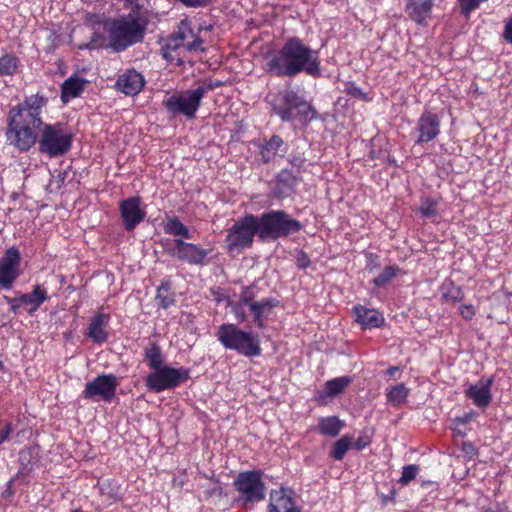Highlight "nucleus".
<instances>
[{
  "instance_id": "f257e3e1",
  "label": "nucleus",
  "mask_w": 512,
  "mask_h": 512,
  "mask_svg": "<svg viewBox=\"0 0 512 512\" xmlns=\"http://www.w3.org/2000/svg\"><path fill=\"white\" fill-rule=\"evenodd\" d=\"M265 70L276 77H294L302 72L312 77L321 76L318 51L298 37H290L278 50L266 58Z\"/></svg>"
},
{
  "instance_id": "f03ea898",
  "label": "nucleus",
  "mask_w": 512,
  "mask_h": 512,
  "mask_svg": "<svg viewBox=\"0 0 512 512\" xmlns=\"http://www.w3.org/2000/svg\"><path fill=\"white\" fill-rule=\"evenodd\" d=\"M108 33V43L113 50L120 52L127 47L142 41L144 26L135 14L129 13L119 18L108 19L105 22Z\"/></svg>"
},
{
  "instance_id": "7ed1b4c3",
  "label": "nucleus",
  "mask_w": 512,
  "mask_h": 512,
  "mask_svg": "<svg viewBox=\"0 0 512 512\" xmlns=\"http://www.w3.org/2000/svg\"><path fill=\"white\" fill-rule=\"evenodd\" d=\"M217 340L225 349L234 350L246 357H256L261 354L259 337L250 331H244L232 323L220 325L216 332Z\"/></svg>"
},
{
  "instance_id": "20e7f679",
  "label": "nucleus",
  "mask_w": 512,
  "mask_h": 512,
  "mask_svg": "<svg viewBox=\"0 0 512 512\" xmlns=\"http://www.w3.org/2000/svg\"><path fill=\"white\" fill-rule=\"evenodd\" d=\"M218 87L212 82H202L194 89L176 92L165 99L166 109L174 115H183L187 119H194L202 99L206 94Z\"/></svg>"
},
{
  "instance_id": "39448f33",
  "label": "nucleus",
  "mask_w": 512,
  "mask_h": 512,
  "mask_svg": "<svg viewBox=\"0 0 512 512\" xmlns=\"http://www.w3.org/2000/svg\"><path fill=\"white\" fill-rule=\"evenodd\" d=\"M272 108L274 113L284 122L299 120L305 123L312 120L316 115L312 106L292 90L279 93L272 102Z\"/></svg>"
},
{
  "instance_id": "423d86ee",
  "label": "nucleus",
  "mask_w": 512,
  "mask_h": 512,
  "mask_svg": "<svg viewBox=\"0 0 512 512\" xmlns=\"http://www.w3.org/2000/svg\"><path fill=\"white\" fill-rule=\"evenodd\" d=\"M259 238L265 240H276L290 234L299 232L302 224L291 218L282 210H272L263 213L259 218Z\"/></svg>"
},
{
  "instance_id": "0eeeda50",
  "label": "nucleus",
  "mask_w": 512,
  "mask_h": 512,
  "mask_svg": "<svg viewBox=\"0 0 512 512\" xmlns=\"http://www.w3.org/2000/svg\"><path fill=\"white\" fill-rule=\"evenodd\" d=\"M73 134L70 129L62 124L45 125L40 139L39 150L49 157H58L66 154L72 145Z\"/></svg>"
},
{
  "instance_id": "6e6552de",
  "label": "nucleus",
  "mask_w": 512,
  "mask_h": 512,
  "mask_svg": "<svg viewBox=\"0 0 512 512\" xmlns=\"http://www.w3.org/2000/svg\"><path fill=\"white\" fill-rule=\"evenodd\" d=\"M202 39L192 28L191 21L184 19L179 23L175 33L168 37L165 46L162 48L163 57L168 60H175L173 52L184 51H204Z\"/></svg>"
},
{
  "instance_id": "1a4fd4ad",
  "label": "nucleus",
  "mask_w": 512,
  "mask_h": 512,
  "mask_svg": "<svg viewBox=\"0 0 512 512\" xmlns=\"http://www.w3.org/2000/svg\"><path fill=\"white\" fill-rule=\"evenodd\" d=\"M190 370L185 367L173 368L164 365L151 372L146 378V386L150 391L160 393L173 389L189 379Z\"/></svg>"
},
{
  "instance_id": "9d476101",
  "label": "nucleus",
  "mask_w": 512,
  "mask_h": 512,
  "mask_svg": "<svg viewBox=\"0 0 512 512\" xmlns=\"http://www.w3.org/2000/svg\"><path fill=\"white\" fill-rule=\"evenodd\" d=\"M46 104V98L39 94L28 96L10 110L8 121L15 120L18 123L23 122L24 125L39 128L42 125V109Z\"/></svg>"
},
{
  "instance_id": "9b49d317",
  "label": "nucleus",
  "mask_w": 512,
  "mask_h": 512,
  "mask_svg": "<svg viewBox=\"0 0 512 512\" xmlns=\"http://www.w3.org/2000/svg\"><path fill=\"white\" fill-rule=\"evenodd\" d=\"M259 221L254 215L238 219L228 232L226 242L230 251L251 246L254 236H259Z\"/></svg>"
},
{
  "instance_id": "f8f14e48",
  "label": "nucleus",
  "mask_w": 512,
  "mask_h": 512,
  "mask_svg": "<svg viewBox=\"0 0 512 512\" xmlns=\"http://www.w3.org/2000/svg\"><path fill=\"white\" fill-rule=\"evenodd\" d=\"M262 477L263 472L260 470L239 473L234 486L245 502H260L265 498V484Z\"/></svg>"
},
{
  "instance_id": "ddd939ff",
  "label": "nucleus",
  "mask_w": 512,
  "mask_h": 512,
  "mask_svg": "<svg viewBox=\"0 0 512 512\" xmlns=\"http://www.w3.org/2000/svg\"><path fill=\"white\" fill-rule=\"evenodd\" d=\"M118 386L119 381L114 374L98 375L92 381L86 383L81 396L86 400H92L94 402L100 400L111 402L116 395Z\"/></svg>"
},
{
  "instance_id": "4468645a",
  "label": "nucleus",
  "mask_w": 512,
  "mask_h": 512,
  "mask_svg": "<svg viewBox=\"0 0 512 512\" xmlns=\"http://www.w3.org/2000/svg\"><path fill=\"white\" fill-rule=\"evenodd\" d=\"M37 129L38 127L24 125L23 122L18 123L15 120L8 121V128L6 133L7 139L10 144L14 145L19 150L27 151L36 142Z\"/></svg>"
},
{
  "instance_id": "2eb2a0df",
  "label": "nucleus",
  "mask_w": 512,
  "mask_h": 512,
  "mask_svg": "<svg viewBox=\"0 0 512 512\" xmlns=\"http://www.w3.org/2000/svg\"><path fill=\"white\" fill-rule=\"evenodd\" d=\"M119 211L127 231H132L146 216L144 207L141 206V198L134 196L120 201Z\"/></svg>"
},
{
  "instance_id": "dca6fc26",
  "label": "nucleus",
  "mask_w": 512,
  "mask_h": 512,
  "mask_svg": "<svg viewBox=\"0 0 512 512\" xmlns=\"http://www.w3.org/2000/svg\"><path fill=\"white\" fill-rule=\"evenodd\" d=\"M20 254L18 249L11 247L0 258V286L10 289L19 276Z\"/></svg>"
},
{
  "instance_id": "f3484780",
  "label": "nucleus",
  "mask_w": 512,
  "mask_h": 512,
  "mask_svg": "<svg viewBox=\"0 0 512 512\" xmlns=\"http://www.w3.org/2000/svg\"><path fill=\"white\" fill-rule=\"evenodd\" d=\"M170 254L188 264L203 265L209 250L203 249L196 244L185 242L182 239H175Z\"/></svg>"
},
{
  "instance_id": "a211bd4d",
  "label": "nucleus",
  "mask_w": 512,
  "mask_h": 512,
  "mask_svg": "<svg viewBox=\"0 0 512 512\" xmlns=\"http://www.w3.org/2000/svg\"><path fill=\"white\" fill-rule=\"evenodd\" d=\"M492 384V378H482L475 383L469 384L464 390V395L472 401L474 406L484 410L492 402Z\"/></svg>"
},
{
  "instance_id": "6ab92c4d",
  "label": "nucleus",
  "mask_w": 512,
  "mask_h": 512,
  "mask_svg": "<svg viewBox=\"0 0 512 512\" xmlns=\"http://www.w3.org/2000/svg\"><path fill=\"white\" fill-rule=\"evenodd\" d=\"M417 130L419 132L416 143H426L435 139L440 133V120L436 114L429 111L424 112L418 120Z\"/></svg>"
},
{
  "instance_id": "aec40b11",
  "label": "nucleus",
  "mask_w": 512,
  "mask_h": 512,
  "mask_svg": "<svg viewBox=\"0 0 512 512\" xmlns=\"http://www.w3.org/2000/svg\"><path fill=\"white\" fill-rule=\"evenodd\" d=\"M145 84L144 77L134 69L127 70L116 81V88L125 95H137Z\"/></svg>"
},
{
  "instance_id": "412c9836",
  "label": "nucleus",
  "mask_w": 512,
  "mask_h": 512,
  "mask_svg": "<svg viewBox=\"0 0 512 512\" xmlns=\"http://www.w3.org/2000/svg\"><path fill=\"white\" fill-rule=\"evenodd\" d=\"M110 316L105 313H98L94 315L87 327L86 336L94 343L102 344L107 341L109 337L108 325Z\"/></svg>"
},
{
  "instance_id": "4be33fe9",
  "label": "nucleus",
  "mask_w": 512,
  "mask_h": 512,
  "mask_svg": "<svg viewBox=\"0 0 512 512\" xmlns=\"http://www.w3.org/2000/svg\"><path fill=\"white\" fill-rule=\"evenodd\" d=\"M268 512H300L291 493L286 489L273 490L270 494Z\"/></svg>"
},
{
  "instance_id": "5701e85b",
  "label": "nucleus",
  "mask_w": 512,
  "mask_h": 512,
  "mask_svg": "<svg viewBox=\"0 0 512 512\" xmlns=\"http://www.w3.org/2000/svg\"><path fill=\"white\" fill-rule=\"evenodd\" d=\"M241 303L244 304V306H248L251 313L253 314L254 321L259 328L264 327V320L269 316L271 313L273 307L275 306V303L272 299H262L260 301L252 302L250 299L243 295L241 297Z\"/></svg>"
},
{
  "instance_id": "b1692460",
  "label": "nucleus",
  "mask_w": 512,
  "mask_h": 512,
  "mask_svg": "<svg viewBox=\"0 0 512 512\" xmlns=\"http://www.w3.org/2000/svg\"><path fill=\"white\" fill-rule=\"evenodd\" d=\"M433 0H407L406 12L418 24L426 23L431 15Z\"/></svg>"
},
{
  "instance_id": "393cba45",
  "label": "nucleus",
  "mask_w": 512,
  "mask_h": 512,
  "mask_svg": "<svg viewBox=\"0 0 512 512\" xmlns=\"http://www.w3.org/2000/svg\"><path fill=\"white\" fill-rule=\"evenodd\" d=\"M356 321L364 328H377L384 324L383 315L374 309L366 308L362 305L353 308Z\"/></svg>"
},
{
  "instance_id": "a878e982",
  "label": "nucleus",
  "mask_w": 512,
  "mask_h": 512,
  "mask_svg": "<svg viewBox=\"0 0 512 512\" xmlns=\"http://www.w3.org/2000/svg\"><path fill=\"white\" fill-rule=\"evenodd\" d=\"M87 80L77 75L70 76L64 81L61 87V100L64 103L69 102L71 99L78 97L84 90Z\"/></svg>"
},
{
  "instance_id": "bb28decb",
  "label": "nucleus",
  "mask_w": 512,
  "mask_h": 512,
  "mask_svg": "<svg viewBox=\"0 0 512 512\" xmlns=\"http://www.w3.org/2000/svg\"><path fill=\"white\" fill-rule=\"evenodd\" d=\"M47 299V290L40 285H35L32 292L20 295L21 302L29 307V314L36 312Z\"/></svg>"
},
{
  "instance_id": "cd10ccee",
  "label": "nucleus",
  "mask_w": 512,
  "mask_h": 512,
  "mask_svg": "<svg viewBox=\"0 0 512 512\" xmlns=\"http://www.w3.org/2000/svg\"><path fill=\"white\" fill-rule=\"evenodd\" d=\"M38 455L37 447H28L21 450L19 454L20 469L16 474L15 479H25L33 470L36 463V456Z\"/></svg>"
},
{
  "instance_id": "c85d7f7f",
  "label": "nucleus",
  "mask_w": 512,
  "mask_h": 512,
  "mask_svg": "<svg viewBox=\"0 0 512 512\" xmlns=\"http://www.w3.org/2000/svg\"><path fill=\"white\" fill-rule=\"evenodd\" d=\"M283 145V140L278 135H273L268 141L259 145V153L262 160L267 163L272 160L279 148Z\"/></svg>"
},
{
  "instance_id": "c756f323",
  "label": "nucleus",
  "mask_w": 512,
  "mask_h": 512,
  "mask_svg": "<svg viewBox=\"0 0 512 512\" xmlns=\"http://www.w3.org/2000/svg\"><path fill=\"white\" fill-rule=\"evenodd\" d=\"M344 425V422L336 416L324 417L319 420V432L325 436L335 437Z\"/></svg>"
},
{
  "instance_id": "7c9ffc66",
  "label": "nucleus",
  "mask_w": 512,
  "mask_h": 512,
  "mask_svg": "<svg viewBox=\"0 0 512 512\" xmlns=\"http://www.w3.org/2000/svg\"><path fill=\"white\" fill-rule=\"evenodd\" d=\"M440 290L442 300L447 303L460 302L464 297L462 289L455 285L451 280L444 281Z\"/></svg>"
},
{
  "instance_id": "2f4dec72",
  "label": "nucleus",
  "mask_w": 512,
  "mask_h": 512,
  "mask_svg": "<svg viewBox=\"0 0 512 512\" xmlns=\"http://www.w3.org/2000/svg\"><path fill=\"white\" fill-rule=\"evenodd\" d=\"M409 395V389L403 384H397L386 389V398L388 403L398 406L405 402Z\"/></svg>"
},
{
  "instance_id": "473e14b6",
  "label": "nucleus",
  "mask_w": 512,
  "mask_h": 512,
  "mask_svg": "<svg viewBox=\"0 0 512 512\" xmlns=\"http://www.w3.org/2000/svg\"><path fill=\"white\" fill-rule=\"evenodd\" d=\"M164 231L173 236H179L190 239L191 234L187 226H185L177 217L168 218L164 225Z\"/></svg>"
},
{
  "instance_id": "72a5a7b5",
  "label": "nucleus",
  "mask_w": 512,
  "mask_h": 512,
  "mask_svg": "<svg viewBox=\"0 0 512 512\" xmlns=\"http://www.w3.org/2000/svg\"><path fill=\"white\" fill-rule=\"evenodd\" d=\"M351 379L347 376L337 377L325 383V393L327 396H337L341 394L350 384Z\"/></svg>"
},
{
  "instance_id": "f704fd0d",
  "label": "nucleus",
  "mask_w": 512,
  "mask_h": 512,
  "mask_svg": "<svg viewBox=\"0 0 512 512\" xmlns=\"http://www.w3.org/2000/svg\"><path fill=\"white\" fill-rule=\"evenodd\" d=\"M145 361L148 363V366L155 370L164 366V358L161 353V349L153 344L150 347L145 349Z\"/></svg>"
},
{
  "instance_id": "c9c22d12",
  "label": "nucleus",
  "mask_w": 512,
  "mask_h": 512,
  "mask_svg": "<svg viewBox=\"0 0 512 512\" xmlns=\"http://www.w3.org/2000/svg\"><path fill=\"white\" fill-rule=\"evenodd\" d=\"M170 284L168 282H162L157 288L156 301L158 305L164 309L172 306L175 302L174 295L170 292Z\"/></svg>"
},
{
  "instance_id": "e433bc0d",
  "label": "nucleus",
  "mask_w": 512,
  "mask_h": 512,
  "mask_svg": "<svg viewBox=\"0 0 512 512\" xmlns=\"http://www.w3.org/2000/svg\"><path fill=\"white\" fill-rule=\"evenodd\" d=\"M351 447H353L352 437L343 436L333 444L330 455L334 460H342Z\"/></svg>"
},
{
  "instance_id": "4c0bfd02",
  "label": "nucleus",
  "mask_w": 512,
  "mask_h": 512,
  "mask_svg": "<svg viewBox=\"0 0 512 512\" xmlns=\"http://www.w3.org/2000/svg\"><path fill=\"white\" fill-rule=\"evenodd\" d=\"M19 60L12 54H5L0 58V75H14L18 69Z\"/></svg>"
},
{
  "instance_id": "58836bf2",
  "label": "nucleus",
  "mask_w": 512,
  "mask_h": 512,
  "mask_svg": "<svg viewBox=\"0 0 512 512\" xmlns=\"http://www.w3.org/2000/svg\"><path fill=\"white\" fill-rule=\"evenodd\" d=\"M400 270L395 266L385 267L384 270L373 279L374 285L380 287L395 278Z\"/></svg>"
},
{
  "instance_id": "ea45409f",
  "label": "nucleus",
  "mask_w": 512,
  "mask_h": 512,
  "mask_svg": "<svg viewBox=\"0 0 512 512\" xmlns=\"http://www.w3.org/2000/svg\"><path fill=\"white\" fill-rule=\"evenodd\" d=\"M419 211L424 217H433L437 214V202L431 198H425L421 201Z\"/></svg>"
},
{
  "instance_id": "a19ab883",
  "label": "nucleus",
  "mask_w": 512,
  "mask_h": 512,
  "mask_svg": "<svg viewBox=\"0 0 512 512\" xmlns=\"http://www.w3.org/2000/svg\"><path fill=\"white\" fill-rule=\"evenodd\" d=\"M486 1L487 0H458L461 13L465 17H469L472 11L479 8V6Z\"/></svg>"
},
{
  "instance_id": "79ce46f5",
  "label": "nucleus",
  "mask_w": 512,
  "mask_h": 512,
  "mask_svg": "<svg viewBox=\"0 0 512 512\" xmlns=\"http://www.w3.org/2000/svg\"><path fill=\"white\" fill-rule=\"evenodd\" d=\"M419 472V467L411 464L403 467L402 475L399 479V482L402 485H407L409 482L414 480Z\"/></svg>"
},
{
  "instance_id": "37998d69",
  "label": "nucleus",
  "mask_w": 512,
  "mask_h": 512,
  "mask_svg": "<svg viewBox=\"0 0 512 512\" xmlns=\"http://www.w3.org/2000/svg\"><path fill=\"white\" fill-rule=\"evenodd\" d=\"M459 312L462 318L467 321L471 320L476 314L474 306L470 304L461 305L459 308Z\"/></svg>"
},
{
  "instance_id": "c03bdc74",
  "label": "nucleus",
  "mask_w": 512,
  "mask_h": 512,
  "mask_svg": "<svg viewBox=\"0 0 512 512\" xmlns=\"http://www.w3.org/2000/svg\"><path fill=\"white\" fill-rule=\"evenodd\" d=\"M371 442V437L366 434V433H363L361 435H359V437L353 441V446L357 449V450H362L364 449L366 446H368Z\"/></svg>"
},
{
  "instance_id": "a18cd8bd",
  "label": "nucleus",
  "mask_w": 512,
  "mask_h": 512,
  "mask_svg": "<svg viewBox=\"0 0 512 512\" xmlns=\"http://www.w3.org/2000/svg\"><path fill=\"white\" fill-rule=\"evenodd\" d=\"M5 300L10 304V308H11V311L13 313H17L18 309L24 305L21 300H20V296L19 297H15V298H9L7 296L4 297Z\"/></svg>"
},
{
  "instance_id": "49530a36",
  "label": "nucleus",
  "mask_w": 512,
  "mask_h": 512,
  "mask_svg": "<svg viewBox=\"0 0 512 512\" xmlns=\"http://www.w3.org/2000/svg\"><path fill=\"white\" fill-rule=\"evenodd\" d=\"M104 44V38L102 36H95L89 43L85 45V48L93 50Z\"/></svg>"
},
{
  "instance_id": "de8ad7c7",
  "label": "nucleus",
  "mask_w": 512,
  "mask_h": 512,
  "mask_svg": "<svg viewBox=\"0 0 512 512\" xmlns=\"http://www.w3.org/2000/svg\"><path fill=\"white\" fill-rule=\"evenodd\" d=\"M187 7H203L208 4L209 0H179Z\"/></svg>"
},
{
  "instance_id": "09e8293b",
  "label": "nucleus",
  "mask_w": 512,
  "mask_h": 512,
  "mask_svg": "<svg viewBox=\"0 0 512 512\" xmlns=\"http://www.w3.org/2000/svg\"><path fill=\"white\" fill-rule=\"evenodd\" d=\"M503 37L507 42L512 44V17L505 24Z\"/></svg>"
},
{
  "instance_id": "8fccbe9b",
  "label": "nucleus",
  "mask_w": 512,
  "mask_h": 512,
  "mask_svg": "<svg viewBox=\"0 0 512 512\" xmlns=\"http://www.w3.org/2000/svg\"><path fill=\"white\" fill-rule=\"evenodd\" d=\"M347 93L351 96L357 97V98H365V93L361 90V88L351 84L347 88Z\"/></svg>"
},
{
  "instance_id": "3c124183",
  "label": "nucleus",
  "mask_w": 512,
  "mask_h": 512,
  "mask_svg": "<svg viewBox=\"0 0 512 512\" xmlns=\"http://www.w3.org/2000/svg\"><path fill=\"white\" fill-rule=\"evenodd\" d=\"M310 261L307 257V255L303 252H300L297 257V265L300 268H306L309 265Z\"/></svg>"
},
{
  "instance_id": "603ef678",
  "label": "nucleus",
  "mask_w": 512,
  "mask_h": 512,
  "mask_svg": "<svg viewBox=\"0 0 512 512\" xmlns=\"http://www.w3.org/2000/svg\"><path fill=\"white\" fill-rule=\"evenodd\" d=\"M242 305H244V304L240 302V304H239V305H236V306H234V307H233V312H234V314H235L236 318H237L240 322L244 321V320H245V317H246V316H245V313H244V311H243V309H242Z\"/></svg>"
},
{
  "instance_id": "864d4df0",
  "label": "nucleus",
  "mask_w": 512,
  "mask_h": 512,
  "mask_svg": "<svg viewBox=\"0 0 512 512\" xmlns=\"http://www.w3.org/2000/svg\"><path fill=\"white\" fill-rule=\"evenodd\" d=\"M11 424H6L5 427L0 431V444L4 443L11 433Z\"/></svg>"
},
{
  "instance_id": "5fc2aeb1",
  "label": "nucleus",
  "mask_w": 512,
  "mask_h": 512,
  "mask_svg": "<svg viewBox=\"0 0 512 512\" xmlns=\"http://www.w3.org/2000/svg\"><path fill=\"white\" fill-rule=\"evenodd\" d=\"M473 418V413H468V414H465L463 417H460V418H456L455 419V422H457L458 424H466L468 422H470Z\"/></svg>"
},
{
  "instance_id": "6e6d98bb",
  "label": "nucleus",
  "mask_w": 512,
  "mask_h": 512,
  "mask_svg": "<svg viewBox=\"0 0 512 512\" xmlns=\"http://www.w3.org/2000/svg\"><path fill=\"white\" fill-rule=\"evenodd\" d=\"M291 164L293 166H297V167H301L304 163V158L302 157H294L293 159H291Z\"/></svg>"
},
{
  "instance_id": "4d7b16f0",
  "label": "nucleus",
  "mask_w": 512,
  "mask_h": 512,
  "mask_svg": "<svg viewBox=\"0 0 512 512\" xmlns=\"http://www.w3.org/2000/svg\"><path fill=\"white\" fill-rule=\"evenodd\" d=\"M463 450L465 452H467V453L473 452L474 451V446L471 443L464 442L463 443Z\"/></svg>"
},
{
  "instance_id": "13d9d810",
  "label": "nucleus",
  "mask_w": 512,
  "mask_h": 512,
  "mask_svg": "<svg viewBox=\"0 0 512 512\" xmlns=\"http://www.w3.org/2000/svg\"><path fill=\"white\" fill-rule=\"evenodd\" d=\"M15 479H11L8 483H7V489L5 491V493L10 496L13 494V491H12V484L14 482Z\"/></svg>"
},
{
  "instance_id": "bf43d9fd",
  "label": "nucleus",
  "mask_w": 512,
  "mask_h": 512,
  "mask_svg": "<svg viewBox=\"0 0 512 512\" xmlns=\"http://www.w3.org/2000/svg\"><path fill=\"white\" fill-rule=\"evenodd\" d=\"M212 29V26L211 25H207V26H204V25H200L199 28H198V32H202V31H210Z\"/></svg>"
},
{
  "instance_id": "052dcab7",
  "label": "nucleus",
  "mask_w": 512,
  "mask_h": 512,
  "mask_svg": "<svg viewBox=\"0 0 512 512\" xmlns=\"http://www.w3.org/2000/svg\"><path fill=\"white\" fill-rule=\"evenodd\" d=\"M398 371V368L397 367H390L388 370H387V374L391 375V376H394L395 373Z\"/></svg>"
},
{
  "instance_id": "680f3d73",
  "label": "nucleus",
  "mask_w": 512,
  "mask_h": 512,
  "mask_svg": "<svg viewBox=\"0 0 512 512\" xmlns=\"http://www.w3.org/2000/svg\"><path fill=\"white\" fill-rule=\"evenodd\" d=\"M66 176V172H63V173H59L58 177L60 179L61 182H63L64 178Z\"/></svg>"
},
{
  "instance_id": "e2e57ef3",
  "label": "nucleus",
  "mask_w": 512,
  "mask_h": 512,
  "mask_svg": "<svg viewBox=\"0 0 512 512\" xmlns=\"http://www.w3.org/2000/svg\"><path fill=\"white\" fill-rule=\"evenodd\" d=\"M484 512H495V511H493V510L489 509V510H486V511H484Z\"/></svg>"
},
{
  "instance_id": "0e129e2a",
  "label": "nucleus",
  "mask_w": 512,
  "mask_h": 512,
  "mask_svg": "<svg viewBox=\"0 0 512 512\" xmlns=\"http://www.w3.org/2000/svg\"><path fill=\"white\" fill-rule=\"evenodd\" d=\"M72 512H80L79 510H73Z\"/></svg>"
},
{
  "instance_id": "69168bd1",
  "label": "nucleus",
  "mask_w": 512,
  "mask_h": 512,
  "mask_svg": "<svg viewBox=\"0 0 512 512\" xmlns=\"http://www.w3.org/2000/svg\"><path fill=\"white\" fill-rule=\"evenodd\" d=\"M2 366V362L0 361V367Z\"/></svg>"
}]
</instances>
